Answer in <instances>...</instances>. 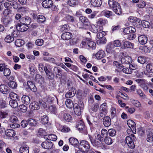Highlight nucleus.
<instances>
[{
  "mask_svg": "<svg viewBox=\"0 0 153 153\" xmlns=\"http://www.w3.org/2000/svg\"><path fill=\"white\" fill-rule=\"evenodd\" d=\"M101 134H98L95 136V138L89 135H88L89 140L91 144L96 147H101L102 149H106V146L104 144L107 145H111L113 143L112 139L108 136V132L107 130L102 129Z\"/></svg>",
  "mask_w": 153,
  "mask_h": 153,
  "instance_id": "1",
  "label": "nucleus"
},
{
  "mask_svg": "<svg viewBox=\"0 0 153 153\" xmlns=\"http://www.w3.org/2000/svg\"><path fill=\"white\" fill-rule=\"evenodd\" d=\"M108 4L110 7L117 15L122 13V9L119 4L115 0H108Z\"/></svg>",
  "mask_w": 153,
  "mask_h": 153,
  "instance_id": "2",
  "label": "nucleus"
},
{
  "mask_svg": "<svg viewBox=\"0 0 153 153\" xmlns=\"http://www.w3.org/2000/svg\"><path fill=\"white\" fill-rule=\"evenodd\" d=\"M137 139L135 135L131 134L129 136L126 137V138L124 142L122 143V144L125 143V144L128 145L131 149H133L135 147V145L134 143V141H136Z\"/></svg>",
  "mask_w": 153,
  "mask_h": 153,
  "instance_id": "3",
  "label": "nucleus"
},
{
  "mask_svg": "<svg viewBox=\"0 0 153 153\" xmlns=\"http://www.w3.org/2000/svg\"><path fill=\"white\" fill-rule=\"evenodd\" d=\"M79 146L83 151L87 152L91 148L89 142L85 140H81L79 143Z\"/></svg>",
  "mask_w": 153,
  "mask_h": 153,
  "instance_id": "4",
  "label": "nucleus"
},
{
  "mask_svg": "<svg viewBox=\"0 0 153 153\" xmlns=\"http://www.w3.org/2000/svg\"><path fill=\"white\" fill-rule=\"evenodd\" d=\"M119 50L118 48H115L113 46L112 43H109L108 45L106 48V51L108 53H111L113 54H114L115 53L119 51Z\"/></svg>",
  "mask_w": 153,
  "mask_h": 153,
  "instance_id": "5",
  "label": "nucleus"
},
{
  "mask_svg": "<svg viewBox=\"0 0 153 153\" xmlns=\"http://www.w3.org/2000/svg\"><path fill=\"white\" fill-rule=\"evenodd\" d=\"M103 28L102 26L97 25H91L90 28V30L94 33H97L98 31L103 30Z\"/></svg>",
  "mask_w": 153,
  "mask_h": 153,
  "instance_id": "6",
  "label": "nucleus"
},
{
  "mask_svg": "<svg viewBox=\"0 0 153 153\" xmlns=\"http://www.w3.org/2000/svg\"><path fill=\"white\" fill-rule=\"evenodd\" d=\"M16 28L18 31L24 32L27 30L28 28V26L23 23H18L16 26Z\"/></svg>",
  "mask_w": 153,
  "mask_h": 153,
  "instance_id": "7",
  "label": "nucleus"
},
{
  "mask_svg": "<svg viewBox=\"0 0 153 153\" xmlns=\"http://www.w3.org/2000/svg\"><path fill=\"white\" fill-rule=\"evenodd\" d=\"M74 111L75 114L77 116H80L81 114L82 111L83 110V106H80L79 105L75 104L74 105Z\"/></svg>",
  "mask_w": 153,
  "mask_h": 153,
  "instance_id": "8",
  "label": "nucleus"
},
{
  "mask_svg": "<svg viewBox=\"0 0 153 153\" xmlns=\"http://www.w3.org/2000/svg\"><path fill=\"white\" fill-rule=\"evenodd\" d=\"M41 146L44 149H49L52 147L53 143L51 141L46 140L42 143Z\"/></svg>",
  "mask_w": 153,
  "mask_h": 153,
  "instance_id": "9",
  "label": "nucleus"
},
{
  "mask_svg": "<svg viewBox=\"0 0 153 153\" xmlns=\"http://www.w3.org/2000/svg\"><path fill=\"white\" fill-rule=\"evenodd\" d=\"M52 1L51 0H45L42 3V5L45 8H49L52 6Z\"/></svg>",
  "mask_w": 153,
  "mask_h": 153,
  "instance_id": "10",
  "label": "nucleus"
},
{
  "mask_svg": "<svg viewBox=\"0 0 153 153\" xmlns=\"http://www.w3.org/2000/svg\"><path fill=\"white\" fill-rule=\"evenodd\" d=\"M12 19L8 15H7L2 19V22L5 25H7L11 23Z\"/></svg>",
  "mask_w": 153,
  "mask_h": 153,
  "instance_id": "11",
  "label": "nucleus"
},
{
  "mask_svg": "<svg viewBox=\"0 0 153 153\" xmlns=\"http://www.w3.org/2000/svg\"><path fill=\"white\" fill-rule=\"evenodd\" d=\"M103 123L105 127L109 126L111 124V121L110 118L108 116H105L103 120Z\"/></svg>",
  "mask_w": 153,
  "mask_h": 153,
  "instance_id": "12",
  "label": "nucleus"
},
{
  "mask_svg": "<svg viewBox=\"0 0 153 153\" xmlns=\"http://www.w3.org/2000/svg\"><path fill=\"white\" fill-rule=\"evenodd\" d=\"M134 44L128 41H125L123 43L121 47L122 48H132L134 47Z\"/></svg>",
  "mask_w": 153,
  "mask_h": 153,
  "instance_id": "13",
  "label": "nucleus"
},
{
  "mask_svg": "<svg viewBox=\"0 0 153 153\" xmlns=\"http://www.w3.org/2000/svg\"><path fill=\"white\" fill-rule=\"evenodd\" d=\"M56 98L54 95H49L44 98V101L46 102L48 104H49L52 102Z\"/></svg>",
  "mask_w": 153,
  "mask_h": 153,
  "instance_id": "14",
  "label": "nucleus"
},
{
  "mask_svg": "<svg viewBox=\"0 0 153 153\" xmlns=\"http://www.w3.org/2000/svg\"><path fill=\"white\" fill-rule=\"evenodd\" d=\"M19 21L21 23H23L27 26L30 24L31 22V19L28 16L23 17Z\"/></svg>",
  "mask_w": 153,
  "mask_h": 153,
  "instance_id": "15",
  "label": "nucleus"
},
{
  "mask_svg": "<svg viewBox=\"0 0 153 153\" xmlns=\"http://www.w3.org/2000/svg\"><path fill=\"white\" fill-rule=\"evenodd\" d=\"M138 40L139 43L142 44H145L147 41V38L144 35H142L138 37Z\"/></svg>",
  "mask_w": 153,
  "mask_h": 153,
  "instance_id": "16",
  "label": "nucleus"
},
{
  "mask_svg": "<svg viewBox=\"0 0 153 153\" xmlns=\"http://www.w3.org/2000/svg\"><path fill=\"white\" fill-rule=\"evenodd\" d=\"M29 107L32 110H38L40 107L39 103L36 102H33L30 104Z\"/></svg>",
  "mask_w": 153,
  "mask_h": 153,
  "instance_id": "17",
  "label": "nucleus"
},
{
  "mask_svg": "<svg viewBox=\"0 0 153 153\" xmlns=\"http://www.w3.org/2000/svg\"><path fill=\"white\" fill-rule=\"evenodd\" d=\"M76 92V90L74 88H72L68 92L66 93L65 94V97L67 98L71 97L75 95Z\"/></svg>",
  "mask_w": 153,
  "mask_h": 153,
  "instance_id": "18",
  "label": "nucleus"
},
{
  "mask_svg": "<svg viewBox=\"0 0 153 153\" xmlns=\"http://www.w3.org/2000/svg\"><path fill=\"white\" fill-rule=\"evenodd\" d=\"M132 61L131 58L129 56H125L121 59L122 63L124 64H129Z\"/></svg>",
  "mask_w": 153,
  "mask_h": 153,
  "instance_id": "19",
  "label": "nucleus"
},
{
  "mask_svg": "<svg viewBox=\"0 0 153 153\" xmlns=\"http://www.w3.org/2000/svg\"><path fill=\"white\" fill-rule=\"evenodd\" d=\"M44 138L45 139H48L50 140L55 141L57 139V136L55 134H51L49 135H45Z\"/></svg>",
  "mask_w": 153,
  "mask_h": 153,
  "instance_id": "20",
  "label": "nucleus"
},
{
  "mask_svg": "<svg viewBox=\"0 0 153 153\" xmlns=\"http://www.w3.org/2000/svg\"><path fill=\"white\" fill-rule=\"evenodd\" d=\"M51 65H49L46 64L45 66V72L46 75L49 79L51 78V73L50 71L51 70Z\"/></svg>",
  "mask_w": 153,
  "mask_h": 153,
  "instance_id": "21",
  "label": "nucleus"
},
{
  "mask_svg": "<svg viewBox=\"0 0 153 153\" xmlns=\"http://www.w3.org/2000/svg\"><path fill=\"white\" fill-rule=\"evenodd\" d=\"M105 56L104 52L103 50H100L97 52L95 55L96 58L98 59H100L103 58Z\"/></svg>",
  "mask_w": 153,
  "mask_h": 153,
  "instance_id": "22",
  "label": "nucleus"
},
{
  "mask_svg": "<svg viewBox=\"0 0 153 153\" xmlns=\"http://www.w3.org/2000/svg\"><path fill=\"white\" fill-rule=\"evenodd\" d=\"M137 20L138 21V23H139V24L140 25L141 24L143 27H144L148 28L150 26L149 22L147 21L144 20L140 22V20L139 19H138Z\"/></svg>",
  "mask_w": 153,
  "mask_h": 153,
  "instance_id": "23",
  "label": "nucleus"
},
{
  "mask_svg": "<svg viewBox=\"0 0 153 153\" xmlns=\"http://www.w3.org/2000/svg\"><path fill=\"white\" fill-rule=\"evenodd\" d=\"M6 135L9 137H12L15 135V131L12 129H8L6 130L5 132Z\"/></svg>",
  "mask_w": 153,
  "mask_h": 153,
  "instance_id": "24",
  "label": "nucleus"
},
{
  "mask_svg": "<svg viewBox=\"0 0 153 153\" xmlns=\"http://www.w3.org/2000/svg\"><path fill=\"white\" fill-rule=\"evenodd\" d=\"M127 124L128 127L132 131L135 128V122L131 120H128L127 121Z\"/></svg>",
  "mask_w": 153,
  "mask_h": 153,
  "instance_id": "25",
  "label": "nucleus"
},
{
  "mask_svg": "<svg viewBox=\"0 0 153 153\" xmlns=\"http://www.w3.org/2000/svg\"><path fill=\"white\" fill-rule=\"evenodd\" d=\"M71 35L72 34L69 32H65L62 35L61 38L63 40H68L71 38Z\"/></svg>",
  "mask_w": 153,
  "mask_h": 153,
  "instance_id": "26",
  "label": "nucleus"
},
{
  "mask_svg": "<svg viewBox=\"0 0 153 153\" xmlns=\"http://www.w3.org/2000/svg\"><path fill=\"white\" fill-rule=\"evenodd\" d=\"M91 3L93 6L97 7L100 6L102 4L101 0H91Z\"/></svg>",
  "mask_w": 153,
  "mask_h": 153,
  "instance_id": "27",
  "label": "nucleus"
},
{
  "mask_svg": "<svg viewBox=\"0 0 153 153\" xmlns=\"http://www.w3.org/2000/svg\"><path fill=\"white\" fill-rule=\"evenodd\" d=\"M19 151L22 153H29V147L27 145L22 146L20 148Z\"/></svg>",
  "mask_w": 153,
  "mask_h": 153,
  "instance_id": "28",
  "label": "nucleus"
},
{
  "mask_svg": "<svg viewBox=\"0 0 153 153\" xmlns=\"http://www.w3.org/2000/svg\"><path fill=\"white\" fill-rule=\"evenodd\" d=\"M80 21L83 23H84L87 26H88L90 25V22L87 18L84 16H81L79 18Z\"/></svg>",
  "mask_w": 153,
  "mask_h": 153,
  "instance_id": "29",
  "label": "nucleus"
},
{
  "mask_svg": "<svg viewBox=\"0 0 153 153\" xmlns=\"http://www.w3.org/2000/svg\"><path fill=\"white\" fill-rule=\"evenodd\" d=\"M22 102L27 105L29 104L30 101V98L28 96L23 95L22 98Z\"/></svg>",
  "mask_w": 153,
  "mask_h": 153,
  "instance_id": "30",
  "label": "nucleus"
},
{
  "mask_svg": "<svg viewBox=\"0 0 153 153\" xmlns=\"http://www.w3.org/2000/svg\"><path fill=\"white\" fill-rule=\"evenodd\" d=\"M60 114L61 115L63 114V118L67 121L69 122L71 120L72 117L69 114L67 113L63 114V112H61Z\"/></svg>",
  "mask_w": 153,
  "mask_h": 153,
  "instance_id": "31",
  "label": "nucleus"
},
{
  "mask_svg": "<svg viewBox=\"0 0 153 153\" xmlns=\"http://www.w3.org/2000/svg\"><path fill=\"white\" fill-rule=\"evenodd\" d=\"M35 79L36 81L40 84H42L44 82V78L40 75H36Z\"/></svg>",
  "mask_w": 153,
  "mask_h": 153,
  "instance_id": "32",
  "label": "nucleus"
},
{
  "mask_svg": "<svg viewBox=\"0 0 153 153\" xmlns=\"http://www.w3.org/2000/svg\"><path fill=\"white\" fill-rule=\"evenodd\" d=\"M76 127L77 129L79 131H82L85 129V125L82 122L78 123Z\"/></svg>",
  "mask_w": 153,
  "mask_h": 153,
  "instance_id": "33",
  "label": "nucleus"
},
{
  "mask_svg": "<svg viewBox=\"0 0 153 153\" xmlns=\"http://www.w3.org/2000/svg\"><path fill=\"white\" fill-rule=\"evenodd\" d=\"M27 86L32 91H36V88L35 85L30 81H28L27 82Z\"/></svg>",
  "mask_w": 153,
  "mask_h": 153,
  "instance_id": "34",
  "label": "nucleus"
},
{
  "mask_svg": "<svg viewBox=\"0 0 153 153\" xmlns=\"http://www.w3.org/2000/svg\"><path fill=\"white\" fill-rule=\"evenodd\" d=\"M8 90V86L4 85H0V91L3 94L6 93Z\"/></svg>",
  "mask_w": 153,
  "mask_h": 153,
  "instance_id": "35",
  "label": "nucleus"
},
{
  "mask_svg": "<svg viewBox=\"0 0 153 153\" xmlns=\"http://www.w3.org/2000/svg\"><path fill=\"white\" fill-rule=\"evenodd\" d=\"M87 45L88 47L93 49H95L96 48V44L95 43L91 40H88Z\"/></svg>",
  "mask_w": 153,
  "mask_h": 153,
  "instance_id": "36",
  "label": "nucleus"
},
{
  "mask_svg": "<svg viewBox=\"0 0 153 153\" xmlns=\"http://www.w3.org/2000/svg\"><path fill=\"white\" fill-rule=\"evenodd\" d=\"M146 71L148 73H153V64L149 63L146 67Z\"/></svg>",
  "mask_w": 153,
  "mask_h": 153,
  "instance_id": "37",
  "label": "nucleus"
},
{
  "mask_svg": "<svg viewBox=\"0 0 153 153\" xmlns=\"http://www.w3.org/2000/svg\"><path fill=\"white\" fill-rule=\"evenodd\" d=\"M147 141L150 143L152 142L153 141V133L149 132L147 134Z\"/></svg>",
  "mask_w": 153,
  "mask_h": 153,
  "instance_id": "38",
  "label": "nucleus"
},
{
  "mask_svg": "<svg viewBox=\"0 0 153 153\" xmlns=\"http://www.w3.org/2000/svg\"><path fill=\"white\" fill-rule=\"evenodd\" d=\"M69 141L71 144L74 146H76L79 143L78 140L74 137L70 138L69 139Z\"/></svg>",
  "mask_w": 153,
  "mask_h": 153,
  "instance_id": "39",
  "label": "nucleus"
},
{
  "mask_svg": "<svg viewBox=\"0 0 153 153\" xmlns=\"http://www.w3.org/2000/svg\"><path fill=\"white\" fill-rule=\"evenodd\" d=\"M136 91L137 94H138L142 98L145 99L146 98V95L140 89H136Z\"/></svg>",
  "mask_w": 153,
  "mask_h": 153,
  "instance_id": "40",
  "label": "nucleus"
},
{
  "mask_svg": "<svg viewBox=\"0 0 153 153\" xmlns=\"http://www.w3.org/2000/svg\"><path fill=\"white\" fill-rule=\"evenodd\" d=\"M107 22V21L105 19L100 18L98 20L97 23L98 25H100V26H103Z\"/></svg>",
  "mask_w": 153,
  "mask_h": 153,
  "instance_id": "41",
  "label": "nucleus"
},
{
  "mask_svg": "<svg viewBox=\"0 0 153 153\" xmlns=\"http://www.w3.org/2000/svg\"><path fill=\"white\" fill-rule=\"evenodd\" d=\"M97 43L98 45L104 44L106 43V40L105 37H103L101 38H97Z\"/></svg>",
  "mask_w": 153,
  "mask_h": 153,
  "instance_id": "42",
  "label": "nucleus"
},
{
  "mask_svg": "<svg viewBox=\"0 0 153 153\" xmlns=\"http://www.w3.org/2000/svg\"><path fill=\"white\" fill-rule=\"evenodd\" d=\"M86 120L89 126L91 127L92 126V123L94 122V117L92 116H87Z\"/></svg>",
  "mask_w": 153,
  "mask_h": 153,
  "instance_id": "43",
  "label": "nucleus"
},
{
  "mask_svg": "<svg viewBox=\"0 0 153 153\" xmlns=\"http://www.w3.org/2000/svg\"><path fill=\"white\" fill-rule=\"evenodd\" d=\"M28 125L30 126H36L37 122L34 120L33 119H29L28 120Z\"/></svg>",
  "mask_w": 153,
  "mask_h": 153,
  "instance_id": "44",
  "label": "nucleus"
},
{
  "mask_svg": "<svg viewBox=\"0 0 153 153\" xmlns=\"http://www.w3.org/2000/svg\"><path fill=\"white\" fill-rule=\"evenodd\" d=\"M45 20V18L42 15H39L37 17V21L39 23H43Z\"/></svg>",
  "mask_w": 153,
  "mask_h": 153,
  "instance_id": "45",
  "label": "nucleus"
},
{
  "mask_svg": "<svg viewBox=\"0 0 153 153\" xmlns=\"http://www.w3.org/2000/svg\"><path fill=\"white\" fill-rule=\"evenodd\" d=\"M24 44V42L23 40L20 39H17L15 42V44L17 47H20Z\"/></svg>",
  "mask_w": 153,
  "mask_h": 153,
  "instance_id": "46",
  "label": "nucleus"
},
{
  "mask_svg": "<svg viewBox=\"0 0 153 153\" xmlns=\"http://www.w3.org/2000/svg\"><path fill=\"white\" fill-rule=\"evenodd\" d=\"M9 103L10 106L12 108H16L18 106V104L17 101L15 100H10Z\"/></svg>",
  "mask_w": 153,
  "mask_h": 153,
  "instance_id": "47",
  "label": "nucleus"
},
{
  "mask_svg": "<svg viewBox=\"0 0 153 153\" xmlns=\"http://www.w3.org/2000/svg\"><path fill=\"white\" fill-rule=\"evenodd\" d=\"M9 96L11 99L16 100V101L19 100V97L16 93L14 92H11L9 94Z\"/></svg>",
  "mask_w": 153,
  "mask_h": 153,
  "instance_id": "48",
  "label": "nucleus"
},
{
  "mask_svg": "<svg viewBox=\"0 0 153 153\" xmlns=\"http://www.w3.org/2000/svg\"><path fill=\"white\" fill-rule=\"evenodd\" d=\"M8 85V86L12 89H16L17 86L16 83L13 81L9 82Z\"/></svg>",
  "mask_w": 153,
  "mask_h": 153,
  "instance_id": "49",
  "label": "nucleus"
},
{
  "mask_svg": "<svg viewBox=\"0 0 153 153\" xmlns=\"http://www.w3.org/2000/svg\"><path fill=\"white\" fill-rule=\"evenodd\" d=\"M146 61L145 57L143 56H140L138 57L137 59V62H138L142 64H144Z\"/></svg>",
  "mask_w": 153,
  "mask_h": 153,
  "instance_id": "50",
  "label": "nucleus"
},
{
  "mask_svg": "<svg viewBox=\"0 0 153 153\" xmlns=\"http://www.w3.org/2000/svg\"><path fill=\"white\" fill-rule=\"evenodd\" d=\"M41 122L43 124H45L48 122V117L46 115H44L42 117L41 119Z\"/></svg>",
  "mask_w": 153,
  "mask_h": 153,
  "instance_id": "51",
  "label": "nucleus"
},
{
  "mask_svg": "<svg viewBox=\"0 0 153 153\" xmlns=\"http://www.w3.org/2000/svg\"><path fill=\"white\" fill-rule=\"evenodd\" d=\"M65 104L66 106L69 108H71L73 106H74L73 102L70 99L66 100L65 101Z\"/></svg>",
  "mask_w": 153,
  "mask_h": 153,
  "instance_id": "52",
  "label": "nucleus"
},
{
  "mask_svg": "<svg viewBox=\"0 0 153 153\" xmlns=\"http://www.w3.org/2000/svg\"><path fill=\"white\" fill-rule=\"evenodd\" d=\"M14 40V37L9 35H7L4 39L5 41L7 43H10Z\"/></svg>",
  "mask_w": 153,
  "mask_h": 153,
  "instance_id": "53",
  "label": "nucleus"
},
{
  "mask_svg": "<svg viewBox=\"0 0 153 153\" xmlns=\"http://www.w3.org/2000/svg\"><path fill=\"white\" fill-rule=\"evenodd\" d=\"M106 35V33L102 30L100 31H98L96 36V39L101 38L105 37L104 36Z\"/></svg>",
  "mask_w": 153,
  "mask_h": 153,
  "instance_id": "54",
  "label": "nucleus"
},
{
  "mask_svg": "<svg viewBox=\"0 0 153 153\" xmlns=\"http://www.w3.org/2000/svg\"><path fill=\"white\" fill-rule=\"evenodd\" d=\"M131 102L132 104L136 107L139 108L141 106L140 102L138 100L132 99L131 100Z\"/></svg>",
  "mask_w": 153,
  "mask_h": 153,
  "instance_id": "55",
  "label": "nucleus"
},
{
  "mask_svg": "<svg viewBox=\"0 0 153 153\" xmlns=\"http://www.w3.org/2000/svg\"><path fill=\"white\" fill-rule=\"evenodd\" d=\"M49 110L51 112L55 114L57 112V109L55 106L52 105L49 107Z\"/></svg>",
  "mask_w": 153,
  "mask_h": 153,
  "instance_id": "56",
  "label": "nucleus"
},
{
  "mask_svg": "<svg viewBox=\"0 0 153 153\" xmlns=\"http://www.w3.org/2000/svg\"><path fill=\"white\" fill-rule=\"evenodd\" d=\"M78 3V0H70L68 2V4L71 6L76 5Z\"/></svg>",
  "mask_w": 153,
  "mask_h": 153,
  "instance_id": "57",
  "label": "nucleus"
},
{
  "mask_svg": "<svg viewBox=\"0 0 153 153\" xmlns=\"http://www.w3.org/2000/svg\"><path fill=\"white\" fill-rule=\"evenodd\" d=\"M102 13L105 16L107 17H108L110 16H111L112 14V11L108 10H103L102 12Z\"/></svg>",
  "mask_w": 153,
  "mask_h": 153,
  "instance_id": "58",
  "label": "nucleus"
},
{
  "mask_svg": "<svg viewBox=\"0 0 153 153\" xmlns=\"http://www.w3.org/2000/svg\"><path fill=\"white\" fill-rule=\"evenodd\" d=\"M112 43L113 44L115 48L117 47H120L121 45V43L120 41L119 40H116L114 41Z\"/></svg>",
  "mask_w": 153,
  "mask_h": 153,
  "instance_id": "59",
  "label": "nucleus"
},
{
  "mask_svg": "<svg viewBox=\"0 0 153 153\" xmlns=\"http://www.w3.org/2000/svg\"><path fill=\"white\" fill-rule=\"evenodd\" d=\"M146 12L151 15H153V7L146 6Z\"/></svg>",
  "mask_w": 153,
  "mask_h": 153,
  "instance_id": "60",
  "label": "nucleus"
},
{
  "mask_svg": "<svg viewBox=\"0 0 153 153\" xmlns=\"http://www.w3.org/2000/svg\"><path fill=\"white\" fill-rule=\"evenodd\" d=\"M108 133L109 136L113 137L114 136L116 133V132L115 129H110L108 130Z\"/></svg>",
  "mask_w": 153,
  "mask_h": 153,
  "instance_id": "61",
  "label": "nucleus"
},
{
  "mask_svg": "<svg viewBox=\"0 0 153 153\" xmlns=\"http://www.w3.org/2000/svg\"><path fill=\"white\" fill-rule=\"evenodd\" d=\"M53 71L55 74H58L59 75H61L62 73H61V68L58 67H55L53 69Z\"/></svg>",
  "mask_w": 153,
  "mask_h": 153,
  "instance_id": "62",
  "label": "nucleus"
},
{
  "mask_svg": "<svg viewBox=\"0 0 153 153\" xmlns=\"http://www.w3.org/2000/svg\"><path fill=\"white\" fill-rule=\"evenodd\" d=\"M8 115V114L6 112L0 111V119H4L6 118Z\"/></svg>",
  "mask_w": 153,
  "mask_h": 153,
  "instance_id": "63",
  "label": "nucleus"
},
{
  "mask_svg": "<svg viewBox=\"0 0 153 153\" xmlns=\"http://www.w3.org/2000/svg\"><path fill=\"white\" fill-rule=\"evenodd\" d=\"M116 109L113 106H111L110 108V112L111 116L112 117H114L115 114L116 112Z\"/></svg>",
  "mask_w": 153,
  "mask_h": 153,
  "instance_id": "64",
  "label": "nucleus"
}]
</instances>
